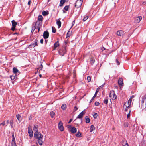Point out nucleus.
Masks as SVG:
<instances>
[{"mask_svg":"<svg viewBox=\"0 0 146 146\" xmlns=\"http://www.w3.org/2000/svg\"><path fill=\"white\" fill-rule=\"evenodd\" d=\"M10 78L12 80H13L15 78V76H10Z\"/></svg>","mask_w":146,"mask_h":146,"instance_id":"nucleus-49","label":"nucleus"},{"mask_svg":"<svg viewBox=\"0 0 146 146\" xmlns=\"http://www.w3.org/2000/svg\"><path fill=\"white\" fill-rule=\"evenodd\" d=\"M81 134L79 131L76 134V136L78 137H80L81 136Z\"/></svg>","mask_w":146,"mask_h":146,"instance_id":"nucleus-33","label":"nucleus"},{"mask_svg":"<svg viewBox=\"0 0 146 146\" xmlns=\"http://www.w3.org/2000/svg\"><path fill=\"white\" fill-rule=\"evenodd\" d=\"M13 72L15 74H19V70L15 67L13 68Z\"/></svg>","mask_w":146,"mask_h":146,"instance_id":"nucleus-14","label":"nucleus"},{"mask_svg":"<svg viewBox=\"0 0 146 146\" xmlns=\"http://www.w3.org/2000/svg\"><path fill=\"white\" fill-rule=\"evenodd\" d=\"M43 36L45 39L48 38L49 37L48 32L47 31H44L43 33Z\"/></svg>","mask_w":146,"mask_h":146,"instance_id":"nucleus-10","label":"nucleus"},{"mask_svg":"<svg viewBox=\"0 0 146 146\" xmlns=\"http://www.w3.org/2000/svg\"><path fill=\"white\" fill-rule=\"evenodd\" d=\"M56 24L58 25V28H60L61 26V21H60L57 20L56 21Z\"/></svg>","mask_w":146,"mask_h":146,"instance_id":"nucleus-21","label":"nucleus"},{"mask_svg":"<svg viewBox=\"0 0 146 146\" xmlns=\"http://www.w3.org/2000/svg\"><path fill=\"white\" fill-rule=\"evenodd\" d=\"M11 22L12 26V27L11 28V30L13 31L15 29L16 26L17 25V23L14 20H13Z\"/></svg>","mask_w":146,"mask_h":146,"instance_id":"nucleus-8","label":"nucleus"},{"mask_svg":"<svg viewBox=\"0 0 146 146\" xmlns=\"http://www.w3.org/2000/svg\"><path fill=\"white\" fill-rule=\"evenodd\" d=\"M87 79L88 82H90L91 81V78L90 76H88L87 78Z\"/></svg>","mask_w":146,"mask_h":146,"instance_id":"nucleus-42","label":"nucleus"},{"mask_svg":"<svg viewBox=\"0 0 146 146\" xmlns=\"http://www.w3.org/2000/svg\"><path fill=\"white\" fill-rule=\"evenodd\" d=\"M66 52V50L65 48H63L60 49L59 51V54L61 56H63Z\"/></svg>","mask_w":146,"mask_h":146,"instance_id":"nucleus-6","label":"nucleus"},{"mask_svg":"<svg viewBox=\"0 0 146 146\" xmlns=\"http://www.w3.org/2000/svg\"><path fill=\"white\" fill-rule=\"evenodd\" d=\"M116 62H117V65H119L120 64V63L118 61L117 59H116Z\"/></svg>","mask_w":146,"mask_h":146,"instance_id":"nucleus-53","label":"nucleus"},{"mask_svg":"<svg viewBox=\"0 0 146 146\" xmlns=\"http://www.w3.org/2000/svg\"><path fill=\"white\" fill-rule=\"evenodd\" d=\"M146 4V2L145 1H143L142 3V4L143 5H145Z\"/></svg>","mask_w":146,"mask_h":146,"instance_id":"nucleus-59","label":"nucleus"},{"mask_svg":"<svg viewBox=\"0 0 146 146\" xmlns=\"http://www.w3.org/2000/svg\"><path fill=\"white\" fill-rule=\"evenodd\" d=\"M141 108L142 110L146 111V93L142 97Z\"/></svg>","mask_w":146,"mask_h":146,"instance_id":"nucleus-2","label":"nucleus"},{"mask_svg":"<svg viewBox=\"0 0 146 146\" xmlns=\"http://www.w3.org/2000/svg\"><path fill=\"white\" fill-rule=\"evenodd\" d=\"M98 92V91L97 90L96 91V92H95V93L94 96H93V97L92 98V99L90 101V102H92V101L93 100H94V98L96 96V95H97V93Z\"/></svg>","mask_w":146,"mask_h":146,"instance_id":"nucleus-27","label":"nucleus"},{"mask_svg":"<svg viewBox=\"0 0 146 146\" xmlns=\"http://www.w3.org/2000/svg\"><path fill=\"white\" fill-rule=\"evenodd\" d=\"M34 137L35 139H37V142L39 145L42 146L43 142L42 141L43 135H42L40 132L36 131L34 133Z\"/></svg>","mask_w":146,"mask_h":146,"instance_id":"nucleus-1","label":"nucleus"},{"mask_svg":"<svg viewBox=\"0 0 146 146\" xmlns=\"http://www.w3.org/2000/svg\"><path fill=\"white\" fill-rule=\"evenodd\" d=\"M127 105L126 104H124L123 106V108L125 110V111H127L130 107H128Z\"/></svg>","mask_w":146,"mask_h":146,"instance_id":"nucleus-20","label":"nucleus"},{"mask_svg":"<svg viewBox=\"0 0 146 146\" xmlns=\"http://www.w3.org/2000/svg\"><path fill=\"white\" fill-rule=\"evenodd\" d=\"M101 49L102 51H103V50H105V48L104 47H102L101 48Z\"/></svg>","mask_w":146,"mask_h":146,"instance_id":"nucleus-56","label":"nucleus"},{"mask_svg":"<svg viewBox=\"0 0 146 146\" xmlns=\"http://www.w3.org/2000/svg\"><path fill=\"white\" fill-rule=\"evenodd\" d=\"M71 126L70 125H68V127L69 128H71Z\"/></svg>","mask_w":146,"mask_h":146,"instance_id":"nucleus-61","label":"nucleus"},{"mask_svg":"<svg viewBox=\"0 0 146 146\" xmlns=\"http://www.w3.org/2000/svg\"><path fill=\"white\" fill-rule=\"evenodd\" d=\"M49 13L48 11H43L42 13V14L43 16H46Z\"/></svg>","mask_w":146,"mask_h":146,"instance_id":"nucleus-25","label":"nucleus"},{"mask_svg":"<svg viewBox=\"0 0 146 146\" xmlns=\"http://www.w3.org/2000/svg\"><path fill=\"white\" fill-rule=\"evenodd\" d=\"M124 125L125 127L127 128L129 124L127 123H124Z\"/></svg>","mask_w":146,"mask_h":146,"instance_id":"nucleus-35","label":"nucleus"},{"mask_svg":"<svg viewBox=\"0 0 146 146\" xmlns=\"http://www.w3.org/2000/svg\"><path fill=\"white\" fill-rule=\"evenodd\" d=\"M39 76L40 77H41L42 75L41 74H40Z\"/></svg>","mask_w":146,"mask_h":146,"instance_id":"nucleus-64","label":"nucleus"},{"mask_svg":"<svg viewBox=\"0 0 146 146\" xmlns=\"http://www.w3.org/2000/svg\"><path fill=\"white\" fill-rule=\"evenodd\" d=\"M98 116L97 113H95L94 114V115H93V117L94 118H96Z\"/></svg>","mask_w":146,"mask_h":146,"instance_id":"nucleus-45","label":"nucleus"},{"mask_svg":"<svg viewBox=\"0 0 146 146\" xmlns=\"http://www.w3.org/2000/svg\"><path fill=\"white\" fill-rule=\"evenodd\" d=\"M70 31H69L67 33V36L66 38H67L68 37H70Z\"/></svg>","mask_w":146,"mask_h":146,"instance_id":"nucleus-36","label":"nucleus"},{"mask_svg":"<svg viewBox=\"0 0 146 146\" xmlns=\"http://www.w3.org/2000/svg\"><path fill=\"white\" fill-rule=\"evenodd\" d=\"M78 109V108L76 106H75L74 107V111L75 112L77 111Z\"/></svg>","mask_w":146,"mask_h":146,"instance_id":"nucleus-47","label":"nucleus"},{"mask_svg":"<svg viewBox=\"0 0 146 146\" xmlns=\"http://www.w3.org/2000/svg\"><path fill=\"white\" fill-rule=\"evenodd\" d=\"M66 105L65 104H63L61 106V108L63 110H65L66 109Z\"/></svg>","mask_w":146,"mask_h":146,"instance_id":"nucleus-23","label":"nucleus"},{"mask_svg":"<svg viewBox=\"0 0 146 146\" xmlns=\"http://www.w3.org/2000/svg\"><path fill=\"white\" fill-rule=\"evenodd\" d=\"M43 39H41V40H40V42L41 44H43Z\"/></svg>","mask_w":146,"mask_h":146,"instance_id":"nucleus-54","label":"nucleus"},{"mask_svg":"<svg viewBox=\"0 0 146 146\" xmlns=\"http://www.w3.org/2000/svg\"><path fill=\"white\" fill-rule=\"evenodd\" d=\"M88 18V17L86 16L83 19V20L84 21H85Z\"/></svg>","mask_w":146,"mask_h":146,"instance_id":"nucleus-39","label":"nucleus"},{"mask_svg":"<svg viewBox=\"0 0 146 146\" xmlns=\"http://www.w3.org/2000/svg\"><path fill=\"white\" fill-rule=\"evenodd\" d=\"M72 119H70L68 122V123H70V122H72Z\"/></svg>","mask_w":146,"mask_h":146,"instance_id":"nucleus-60","label":"nucleus"},{"mask_svg":"<svg viewBox=\"0 0 146 146\" xmlns=\"http://www.w3.org/2000/svg\"><path fill=\"white\" fill-rule=\"evenodd\" d=\"M90 62L92 64L94 63L95 62L94 59L93 58H90Z\"/></svg>","mask_w":146,"mask_h":146,"instance_id":"nucleus-32","label":"nucleus"},{"mask_svg":"<svg viewBox=\"0 0 146 146\" xmlns=\"http://www.w3.org/2000/svg\"><path fill=\"white\" fill-rule=\"evenodd\" d=\"M40 27H39V28H37V29H38V32H39V31L40 29Z\"/></svg>","mask_w":146,"mask_h":146,"instance_id":"nucleus-63","label":"nucleus"},{"mask_svg":"<svg viewBox=\"0 0 146 146\" xmlns=\"http://www.w3.org/2000/svg\"><path fill=\"white\" fill-rule=\"evenodd\" d=\"M43 68V66L42 64H41L39 68L40 69V70H42V68Z\"/></svg>","mask_w":146,"mask_h":146,"instance_id":"nucleus-55","label":"nucleus"},{"mask_svg":"<svg viewBox=\"0 0 146 146\" xmlns=\"http://www.w3.org/2000/svg\"><path fill=\"white\" fill-rule=\"evenodd\" d=\"M117 33L118 35L120 36H121L123 35L125 33L123 31L121 30L117 31Z\"/></svg>","mask_w":146,"mask_h":146,"instance_id":"nucleus-11","label":"nucleus"},{"mask_svg":"<svg viewBox=\"0 0 146 146\" xmlns=\"http://www.w3.org/2000/svg\"><path fill=\"white\" fill-rule=\"evenodd\" d=\"M37 42H38V40H36V39L35 41H34V43H33L36 46V45H37Z\"/></svg>","mask_w":146,"mask_h":146,"instance_id":"nucleus-44","label":"nucleus"},{"mask_svg":"<svg viewBox=\"0 0 146 146\" xmlns=\"http://www.w3.org/2000/svg\"><path fill=\"white\" fill-rule=\"evenodd\" d=\"M86 122L87 123H88L90 122V119L89 118L86 117Z\"/></svg>","mask_w":146,"mask_h":146,"instance_id":"nucleus-31","label":"nucleus"},{"mask_svg":"<svg viewBox=\"0 0 146 146\" xmlns=\"http://www.w3.org/2000/svg\"><path fill=\"white\" fill-rule=\"evenodd\" d=\"M118 83L119 85L122 86H123V79L121 78H120L118 80Z\"/></svg>","mask_w":146,"mask_h":146,"instance_id":"nucleus-16","label":"nucleus"},{"mask_svg":"<svg viewBox=\"0 0 146 146\" xmlns=\"http://www.w3.org/2000/svg\"><path fill=\"white\" fill-rule=\"evenodd\" d=\"M58 128L61 131L64 130V127L63 126V123L61 121H60L58 125Z\"/></svg>","mask_w":146,"mask_h":146,"instance_id":"nucleus-7","label":"nucleus"},{"mask_svg":"<svg viewBox=\"0 0 146 146\" xmlns=\"http://www.w3.org/2000/svg\"><path fill=\"white\" fill-rule=\"evenodd\" d=\"M31 1L30 0L28 2V4L29 5L30 4H31Z\"/></svg>","mask_w":146,"mask_h":146,"instance_id":"nucleus-57","label":"nucleus"},{"mask_svg":"<svg viewBox=\"0 0 146 146\" xmlns=\"http://www.w3.org/2000/svg\"><path fill=\"white\" fill-rule=\"evenodd\" d=\"M132 101V100L131 99H129L128 101L127 102H126L125 103V104H126L127 105V104H128V106H127L128 107H130V106L131 104V103Z\"/></svg>","mask_w":146,"mask_h":146,"instance_id":"nucleus-19","label":"nucleus"},{"mask_svg":"<svg viewBox=\"0 0 146 146\" xmlns=\"http://www.w3.org/2000/svg\"><path fill=\"white\" fill-rule=\"evenodd\" d=\"M13 121H12V120H11L10 121V125L11 126V128H13Z\"/></svg>","mask_w":146,"mask_h":146,"instance_id":"nucleus-43","label":"nucleus"},{"mask_svg":"<svg viewBox=\"0 0 146 146\" xmlns=\"http://www.w3.org/2000/svg\"><path fill=\"white\" fill-rule=\"evenodd\" d=\"M59 45V42L58 41L56 42L54 44V49L53 50H55L56 48Z\"/></svg>","mask_w":146,"mask_h":146,"instance_id":"nucleus-18","label":"nucleus"},{"mask_svg":"<svg viewBox=\"0 0 146 146\" xmlns=\"http://www.w3.org/2000/svg\"><path fill=\"white\" fill-rule=\"evenodd\" d=\"M6 123L7 124H8L9 123V120H7Z\"/></svg>","mask_w":146,"mask_h":146,"instance_id":"nucleus-62","label":"nucleus"},{"mask_svg":"<svg viewBox=\"0 0 146 146\" xmlns=\"http://www.w3.org/2000/svg\"><path fill=\"white\" fill-rule=\"evenodd\" d=\"M134 97V96L133 95L131 96V97L130 99H131V100Z\"/></svg>","mask_w":146,"mask_h":146,"instance_id":"nucleus-58","label":"nucleus"},{"mask_svg":"<svg viewBox=\"0 0 146 146\" xmlns=\"http://www.w3.org/2000/svg\"><path fill=\"white\" fill-rule=\"evenodd\" d=\"M12 146H17L16 145V142L11 143Z\"/></svg>","mask_w":146,"mask_h":146,"instance_id":"nucleus-50","label":"nucleus"},{"mask_svg":"<svg viewBox=\"0 0 146 146\" xmlns=\"http://www.w3.org/2000/svg\"><path fill=\"white\" fill-rule=\"evenodd\" d=\"M142 19V17L141 16L136 17L135 19V22L136 23H139Z\"/></svg>","mask_w":146,"mask_h":146,"instance_id":"nucleus-9","label":"nucleus"},{"mask_svg":"<svg viewBox=\"0 0 146 146\" xmlns=\"http://www.w3.org/2000/svg\"><path fill=\"white\" fill-rule=\"evenodd\" d=\"M34 23L32 25H33L36 28H38L40 27V26L42 25V22L40 21H37L35 24Z\"/></svg>","mask_w":146,"mask_h":146,"instance_id":"nucleus-5","label":"nucleus"},{"mask_svg":"<svg viewBox=\"0 0 146 146\" xmlns=\"http://www.w3.org/2000/svg\"><path fill=\"white\" fill-rule=\"evenodd\" d=\"M56 29L55 28L53 27H52V31L53 33H55L56 32Z\"/></svg>","mask_w":146,"mask_h":146,"instance_id":"nucleus-37","label":"nucleus"},{"mask_svg":"<svg viewBox=\"0 0 146 146\" xmlns=\"http://www.w3.org/2000/svg\"><path fill=\"white\" fill-rule=\"evenodd\" d=\"M85 112L84 111L82 112L77 116V118L82 119L83 115L85 114Z\"/></svg>","mask_w":146,"mask_h":146,"instance_id":"nucleus-12","label":"nucleus"},{"mask_svg":"<svg viewBox=\"0 0 146 146\" xmlns=\"http://www.w3.org/2000/svg\"><path fill=\"white\" fill-rule=\"evenodd\" d=\"M43 19V17L41 15H40L38 17V20L37 21H40L42 22Z\"/></svg>","mask_w":146,"mask_h":146,"instance_id":"nucleus-26","label":"nucleus"},{"mask_svg":"<svg viewBox=\"0 0 146 146\" xmlns=\"http://www.w3.org/2000/svg\"><path fill=\"white\" fill-rule=\"evenodd\" d=\"M110 96L113 100H115L117 98V96L115 94L114 91L113 90L110 92Z\"/></svg>","mask_w":146,"mask_h":146,"instance_id":"nucleus-4","label":"nucleus"},{"mask_svg":"<svg viewBox=\"0 0 146 146\" xmlns=\"http://www.w3.org/2000/svg\"><path fill=\"white\" fill-rule=\"evenodd\" d=\"M55 112L54 111H51L50 113V116L52 118H53L55 115Z\"/></svg>","mask_w":146,"mask_h":146,"instance_id":"nucleus-22","label":"nucleus"},{"mask_svg":"<svg viewBox=\"0 0 146 146\" xmlns=\"http://www.w3.org/2000/svg\"><path fill=\"white\" fill-rule=\"evenodd\" d=\"M99 103L98 102H96L95 103V106H99Z\"/></svg>","mask_w":146,"mask_h":146,"instance_id":"nucleus-52","label":"nucleus"},{"mask_svg":"<svg viewBox=\"0 0 146 146\" xmlns=\"http://www.w3.org/2000/svg\"><path fill=\"white\" fill-rule=\"evenodd\" d=\"M83 0H77L76 1L75 6L76 8L80 7L82 5Z\"/></svg>","mask_w":146,"mask_h":146,"instance_id":"nucleus-3","label":"nucleus"},{"mask_svg":"<svg viewBox=\"0 0 146 146\" xmlns=\"http://www.w3.org/2000/svg\"><path fill=\"white\" fill-rule=\"evenodd\" d=\"M35 29H36V27H35L33 25H32L31 32L32 33L33 32Z\"/></svg>","mask_w":146,"mask_h":146,"instance_id":"nucleus-38","label":"nucleus"},{"mask_svg":"<svg viewBox=\"0 0 146 146\" xmlns=\"http://www.w3.org/2000/svg\"><path fill=\"white\" fill-rule=\"evenodd\" d=\"M95 129L94 126L93 125H92L91 126L90 128V132H92L93 131V130Z\"/></svg>","mask_w":146,"mask_h":146,"instance_id":"nucleus-28","label":"nucleus"},{"mask_svg":"<svg viewBox=\"0 0 146 146\" xmlns=\"http://www.w3.org/2000/svg\"><path fill=\"white\" fill-rule=\"evenodd\" d=\"M20 115L19 114L17 115H16L17 118V119L19 121L20 120L19 118H20Z\"/></svg>","mask_w":146,"mask_h":146,"instance_id":"nucleus-48","label":"nucleus"},{"mask_svg":"<svg viewBox=\"0 0 146 146\" xmlns=\"http://www.w3.org/2000/svg\"><path fill=\"white\" fill-rule=\"evenodd\" d=\"M130 112H131V111L129 110V113L128 114H127V118H128L130 117Z\"/></svg>","mask_w":146,"mask_h":146,"instance_id":"nucleus-46","label":"nucleus"},{"mask_svg":"<svg viewBox=\"0 0 146 146\" xmlns=\"http://www.w3.org/2000/svg\"><path fill=\"white\" fill-rule=\"evenodd\" d=\"M70 131L72 133H76L77 131L76 128L75 127H73L70 130Z\"/></svg>","mask_w":146,"mask_h":146,"instance_id":"nucleus-17","label":"nucleus"},{"mask_svg":"<svg viewBox=\"0 0 146 146\" xmlns=\"http://www.w3.org/2000/svg\"><path fill=\"white\" fill-rule=\"evenodd\" d=\"M37 125H35L33 128V130L35 132L38 131V130L37 129Z\"/></svg>","mask_w":146,"mask_h":146,"instance_id":"nucleus-29","label":"nucleus"},{"mask_svg":"<svg viewBox=\"0 0 146 146\" xmlns=\"http://www.w3.org/2000/svg\"><path fill=\"white\" fill-rule=\"evenodd\" d=\"M35 46V45L33 43L30 45L29 47L30 48L34 47Z\"/></svg>","mask_w":146,"mask_h":146,"instance_id":"nucleus-34","label":"nucleus"},{"mask_svg":"<svg viewBox=\"0 0 146 146\" xmlns=\"http://www.w3.org/2000/svg\"><path fill=\"white\" fill-rule=\"evenodd\" d=\"M69 6H66L64 8V9L66 11H67L68 9Z\"/></svg>","mask_w":146,"mask_h":146,"instance_id":"nucleus-40","label":"nucleus"},{"mask_svg":"<svg viewBox=\"0 0 146 146\" xmlns=\"http://www.w3.org/2000/svg\"><path fill=\"white\" fill-rule=\"evenodd\" d=\"M5 121H4L3 122L1 123H0V126L1 125H2L3 126H4L5 124Z\"/></svg>","mask_w":146,"mask_h":146,"instance_id":"nucleus-51","label":"nucleus"},{"mask_svg":"<svg viewBox=\"0 0 146 146\" xmlns=\"http://www.w3.org/2000/svg\"><path fill=\"white\" fill-rule=\"evenodd\" d=\"M122 144L123 146H128V145L127 141L124 139H123L122 141Z\"/></svg>","mask_w":146,"mask_h":146,"instance_id":"nucleus-15","label":"nucleus"},{"mask_svg":"<svg viewBox=\"0 0 146 146\" xmlns=\"http://www.w3.org/2000/svg\"><path fill=\"white\" fill-rule=\"evenodd\" d=\"M65 0H61L60 4V6H62L65 2Z\"/></svg>","mask_w":146,"mask_h":146,"instance_id":"nucleus-24","label":"nucleus"},{"mask_svg":"<svg viewBox=\"0 0 146 146\" xmlns=\"http://www.w3.org/2000/svg\"><path fill=\"white\" fill-rule=\"evenodd\" d=\"M108 99L107 98H106L104 100V103L105 104H107L108 103Z\"/></svg>","mask_w":146,"mask_h":146,"instance_id":"nucleus-41","label":"nucleus"},{"mask_svg":"<svg viewBox=\"0 0 146 146\" xmlns=\"http://www.w3.org/2000/svg\"><path fill=\"white\" fill-rule=\"evenodd\" d=\"M28 133L30 137H31L33 136V131L29 127H28Z\"/></svg>","mask_w":146,"mask_h":146,"instance_id":"nucleus-13","label":"nucleus"},{"mask_svg":"<svg viewBox=\"0 0 146 146\" xmlns=\"http://www.w3.org/2000/svg\"><path fill=\"white\" fill-rule=\"evenodd\" d=\"M12 136V139L11 143L15 142V137L14 136V135L13 133V134Z\"/></svg>","mask_w":146,"mask_h":146,"instance_id":"nucleus-30","label":"nucleus"}]
</instances>
